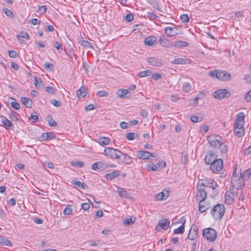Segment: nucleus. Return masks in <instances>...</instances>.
I'll list each match as a JSON object with an SVG mask.
<instances>
[{
	"label": "nucleus",
	"instance_id": "nucleus-1",
	"mask_svg": "<svg viewBox=\"0 0 251 251\" xmlns=\"http://www.w3.org/2000/svg\"><path fill=\"white\" fill-rule=\"evenodd\" d=\"M250 175V169H247L242 174L241 169L237 170L236 166L234 167V171L230 178L232 186L236 189H241L245 186V181L249 178Z\"/></svg>",
	"mask_w": 251,
	"mask_h": 251
},
{
	"label": "nucleus",
	"instance_id": "nucleus-2",
	"mask_svg": "<svg viewBox=\"0 0 251 251\" xmlns=\"http://www.w3.org/2000/svg\"><path fill=\"white\" fill-rule=\"evenodd\" d=\"M225 208L223 204L219 203L215 205L211 210V214L215 220H220L224 215Z\"/></svg>",
	"mask_w": 251,
	"mask_h": 251
},
{
	"label": "nucleus",
	"instance_id": "nucleus-3",
	"mask_svg": "<svg viewBox=\"0 0 251 251\" xmlns=\"http://www.w3.org/2000/svg\"><path fill=\"white\" fill-rule=\"evenodd\" d=\"M104 154L107 157L115 160H121L122 152L112 148H106L104 150Z\"/></svg>",
	"mask_w": 251,
	"mask_h": 251
},
{
	"label": "nucleus",
	"instance_id": "nucleus-4",
	"mask_svg": "<svg viewBox=\"0 0 251 251\" xmlns=\"http://www.w3.org/2000/svg\"><path fill=\"white\" fill-rule=\"evenodd\" d=\"M202 236L209 242H213L217 238V232L212 228H206L202 231Z\"/></svg>",
	"mask_w": 251,
	"mask_h": 251
},
{
	"label": "nucleus",
	"instance_id": "nucleus-5",
	"mask_svg": "<svg viewBox=\"0 0 251 251\" xmlns=\"http://www.w3.org/2000/svg\"><path fill=\"white\" fill-rule=\"evenodd\" d=\"M207 141L210 145L215 148H219L223 143V140L221 136L212 134L207 137Z\"/></svg>",
	"mask_w": 251,
	"mask_h": 251
},
{
	"label": "nucleus",
	"instance_id": "nucleus-6",
	"mask_svg": "<svg viewBox=\"0 0 251 251\" xmlns=\"http://www.w3.org/2000/svg\"><path fill=\"white\" fill-rule=\"evenodd\" d=\"M223 168V161L221 158L216 159L210 165V170L213 173L221 172Z\"/></svg>",
	"mask_w": 251,
	"mask_h": 251
},
{
	"label": "nucleus",
	"instance_id": "nucleus-7",
	"mask_svg": "<svg viewBox=\"0 0 251 251\" xmlns=\"http://www.w3.org/2000/svg\"><path fill=\"white\" fill-rule=\"evenodd\" d=\"M213 95L215 98L221 100L229 97L230 93L226 89H219L215 91Z\"/></svg>",
	"mask_w": 251,
	"mask_h": 251
},
{
	"label": "nucleus",
	"instance_id": "nucleus-8",
	"mask_svg": "<svg viewBox=\"0 0 251 251\" xmlns=\"http://www.w3.org/2000/svg\"><path fill=\"white\" fill-rule=\"evenodd\" d=\"M165 33L168 37H172L181 34V32L178 31L176 26H167L164 29Z\"/></svg>",
	"mask_w": 251,
	"mask_h": 251
},
{
	"label": "nucleus",
	"instance_id": "nucleus-9",
	"mask_svg": "<svg viewBox=\"0 0 251 251\" xmlns=\"http://www.w3.org/2000/svg\"><path fill=\"white\" fill-rule=\"evenodd\" d=\"M201 185H202V187L204 188L210 187L213 190H215L218 186L217 183L213 179L211 178H205L203 179Z\"/></svg>",
	"mask_w": 251,
	"mask_h": 251
},
{
	"label": "nucleus",
	"instance_id": "nucleus-10",
	"mask_svg": "<svg viewBox=\"0 0 251 251\" xmlns=\"http://www.w3.org/2000/svg\"><path fill=\"white\" fill-rule=\"evenodd\" d=\"M235 196V192L227 191L225 194V202L226 204H231L233 203Z\"/></svg>",
	"mask_w": 251,
	"mask_h": 251
},
{
	"label": "nucleus",
	"instance_id": "nucleus-11",
	"mask_svg": "<svg viewBox=\"0 0 251 251\" xmlns=\"http://www.w3.org/2000/svg\"><path fill=\"white\" fill-rule=\"evenodd\" d=\"M215 77L222 81H228L230 79V75L226 71H219L216 72Z\"/></svg>",
	"mask_w": 251,
	"mask_h": 251
},
{
	"label": "nucleus",
	"instance_id": "nucleus-12",
	"mask_svg": "<svg viewBox=\"0 0 251 251\" xmlns=\"http://www.w3.org/2000/svg\"><path fill=\"white\" fill-rule=\"evenodd\" d=\"M197 188L198 191L197 197L201 199L200 201H204L207 197L206 190L199 183L197 185Z\"/></svg>",
	"mask_w": 251,
	"mask_h": 251
},
{
	"label": "nucleus",
	"instance_id": "nucleus-13",
	"mask_svg": "<svg viewBox=\"0 0 251 251\" xmlns=\"http://www.w3.org/2000/svg\"><path fill=\"white\" fill-rule=\"evenodd\" d=\"M137 156L140 159H147L150 157H155L154 153H151L149 151L140 150L137 151Z\"/></svg>",
	"mask_w": 251,
	"mask_h": 251
},
{
	"label": "nucleus",
	"instance_id": "nucleus-14",
	"mask_svg": "<svg viewBox=\"0 0 251 251\" xmlns=\"http://www.w3.org/2000/svg\"><path fill=\"white\" fill-rule=\"evenodd\" d=\"M216 159L215 153L209 151L206 153L204 161L206 164L211 165Z\"/></svg>",
	"mask_w": 251,
	"mask_h": 251
},
{
	"label": "nucleus",
	"instance_id": "nucleus-15",
	"mask_svg": "<svg viewBox=\"0 0 251 251\" xmlns=\"http://www.w3.org/2000/svg\"><path fill=\"white\" fill-rule=\"evenodd\" d=\"M1 122L4 127L6 129L13 130L14 129V126L12 122L7 119L5 117L2 116Z\"/></svg>",
	"mask_w": 251,
	"mask_h": 251
},
{
	"label": "nucleus",
	"instance_id": "nucleus-16",
	"mask_svg": "<svg viewBox=\"0 0 251 251\" xmlns=\"http://www.w3.org/2000/svg\"><path fill=\"white\" fill-rule=\"evenodd\" d=\"M198 232L199 229L197 227L192 226L189 230L187 238L191 240H194L197 237Z\"/></svg>",
	"mask_w": 251,
	"mask_h": 251
},
{
	"label": "nucleus",
	"instance_id": "nucleus-17",
	"mask_svg": "<svg viewBox=\"0 0 251 251\" xmlns=\"http://www.w3.org/2000/svg\"><path fill=\"white\" fill-rule=\"evenodd\" d=\"M159 42L162 47L165 48H170L173 46L172 43L165 36L160 37Z\"/></svg>",
	"mask_w": 251,
	"mask_h": 251
},
{
	"label": "nucleus",
	"instance_id": "nucleus-18",
	"mask_svg": "<svg viewBox=\"0 0 251 251\" xmlns=\"http://www.w3.org/2000/svg\"><path fill=\"white\" fill-rule=\"evenodd\" d=\"M87 88L82 86L77 90L76 94L78 99H81L85 97L87 95Z\"/></svg>",
	"mask_w": 251,
	"mask_h": 251
},
{
	"label": "nucleus",
	"instance_id": "nucleus-19",
	"mask_svg": "<svg viewBox=\"0 0 251 251\" xmlns=\"http://www.w3.org/2000/svg\"><path fill=\"white\" fill-rule=\"evenodd\" d=\"M157 42V38L155 36H151L146 37L144 40V43L148 46H152L155 43Z\"/></svg>",
	"mask_w": 251,
	"mask_h": 251
},
{
	"label": "nucleus",
	"instance_id": "nucleus-20",
	"mask_svg": "<svg viewBox=\"0 0 251 251\" xmlns=\"http://www.w3.org/2000/svg\"><path fill=\"white\" fill-rule=\"evenodd\" d=\"M120 175V171L115 170L112 172L106 174L105 175V177L107 179L112 180Z\"/></svg>",
	"mask_w": 251,
	"mask_h": 251
},
{
	"label": "nucleus",
	"instance_id": "nucleus-21",
	"mask_svg": "<svg viewBox=\"0 0 251 251\" xmlns=\"http://www.w3.org/2000/svg\"><path fill=\"white\" fill-rule=\"evenodd\" d=\"M21 102L27 108H31L33 104L32 100L30 98L26 97H22L21 99Z\"/></svg>",
	"mask_w": 251,
	"mask_h": 251
},
{
	"label": "nucleus",
	"instance_id": "nucleus-22",
	"mask_svg": "<svg viewBox=\"0 0 251 251\" xmlns=\"http://www.w3.org/2000/svg\"><path fill=\"white\" fill-rule=\"evenodd\" d=\"M41 138L43 141L49 140L54 139L55 138V135L52 132H45L42 134Z\"/></svg>",
	"mask_w": 251,
	"mask_h": 251
},
{
	"label": "nucleus",
	"instance_id": "nucleus-23",
	"mask_svg": "<svg viewBox=\"0 0 251 251\" xmlns=\"http://www.w3.org/2000/svg\"><path fill=\"white\" fill-rule=\"evenodd\" d=\"M169 226L170 222L168 219L160 220L158 224V226L164 230L167 229L169 227Z\"/></svg>",
	"mask_w": 251,
	"mask_h": 251
},
{
	"label": "nucleus",
	"instance_id": "nucleus-24",
	"mask_svg": "<svg viewBox=\"0 0 251 251\" xmlns=\"http://www.w3.org/2000/svg\"><path fill=\"white\" fill-rule=\"evenodd\" d=\"M17 39L20 41L21 43L24 42V39H25L26 40H29L30 38V36L28 34L27 32H22L19 34L17 35Z\"/></svg>",
	"mask_w": 251,
	"mask_h": 251
},
{
	"label": "nucleus",
	"instance_id": "nucleus-25",
	"mask_svg": "<svg viewBox=\"0 0 251 251\" xmlns=\"http://www.w3.org/2000/svg\"><path fill=\"white\" fill-rule=\"evenodd\" d=\"M121 160L127 164H130L132 162V158L128 154L123 152Z\"/></svg>",
	"mask_w": 251,
	"mask_h": 251
},
{
	"label": "nucleus",
	"instance_id": "nucleus-26",
	"mask_svg": "<svg viewBox=\"0 0 251 251\" xmlns=\"http://www.w3.org/2000/svg\"><path fill=\"white\" fill-rule=\"evenodd\" d=\"M118 192L119 196L122 198H129L130 197L129 193L125 189L118 188Z\"/></svg>",
	"mask_w": 251,
	"mask_h": 251
},
{
	"label": "nucleus",
	"instance_id": "nucleus-27",
	"mask_svg": "<svg viewBox=\"0 0 251 251\" xmlns=\"http://www.w3.org/2000/svg\"><path fill=\"white\" fill-rule=\"evenodd\" d=\"M98 143L103 146L108 145L110 142V138L105 137H100L98 139Z\"/></svg>",
	"mask_w": 251,
	"mask_h": 251
},
{
	"label": "nucleus",
	"instance_id": "nucleus-28",
	"mask_svg": "<svg viewBox=\"0 0 251 251\" xmlns=\"http://www.w3.org/2000/svg\"><path fill=\"white\" fill-rule=\"evenodd\" d=\"M104 168V163L98 162L94 163L92 166V169L94 170H100Z\"/></svg>",
	"mask_w": 251,
	"mask_h": 251
},
{
	"label": "nucleus",
	"instance_id": "nucleus-29",
	"mask_svg": "<svg viewBox=\"0 0 251 251\" xmlns=\"http://www.w3.org/2000/svg\"><path fill=\"white\" fill-rule=\"evenodd\" d=\"M189 44V43L182 41H176L174 43L175 47L178 49H180L182 47H188Z\"/></svg>",
	"mask_w": 251,
	"mask_h": 251
},
{
	"label": "nucleus",
	"instance_id": "nucleus-30",
	"mask_svg": "<svg viewBox=\"0 0 251 251\" xmlns=\"http://www.w3.org/2000/svg\"><path fill=\"white\" fill-rule=\"evenodd\" d=\"M185 222H186V221L184 220L182 225L179 227L175 229L174 230V233L176 234H183L184 232Z\"/></svg>",
	"mask_w": 251,
	"mask_h": 251
},
{
	"label": "nucleus",
	"instance_id": "nucleus-31",
	"mask_svg": "<svg viewBox=\"0 0 251 251\" xmlns=\"http://www.w3.org/2000/svg\"><path fill=\"white\" fill-rule=\"evenodd\" d=\"M35 86L37 89H42L44 87V83L42 81L41 79L35 77Z\"/></svg>",
	"mask_w": 251,
	"mask_h": 251
},
{
	"label": "nucleus",
	"instance_id": "nucleus-32",
	"mask_svg": "<svg viewBox=\"0 0 251 251\" xmlns=\"http://www.w3.org/2000/svg\"><path fill=\"white\" fill-rule=\"evenodd\" d=\"M8 115H9V118L11 120L15 121H17L19 120V118H18L19 114L15 111L10 109Z\"/></svg>",
	"mask_w": 251,
	"mask_h": 251
},
{
	"label": "nucleus",
	"instance_id": "nucleus-33",
	"mask_svg": "<svg viewBox=\"0 0 251 251\" xmlns=\"http://www.w3.org/2000/svg\"><path fill=\"white\" fill-rule=\"evenodd\" d=\"M148 62L151 65L154 66H159L160 64V62L159 60L155 57H150L148 58Z\"/></svg>",
	"mask_w": 251,
	"mask_h": 251
},
{
	"label": "nucleus",
	"instance_id": "nucleus-34",
	"mask_svg": "<svg viewBox=\"0 0 251 251\" xmlns=\"http://www.w3.org/2000/svg\"><path fill=\"white\" fill-rule=\"evenodd\" d=\"M0 245L12 246V243L10 240L7 239L5 237L0 236Z\"/></svg>",
	"mask_w": 251,
	"mask_h": 251
},
{
	"label": "nucleus",
	"instance_id": "nucleus-35",
	"mask_svg": "<svg viewBox=\"0 0 251 251\" xmlns=\"http://www.w3.org/2000/svg\"><path fill=\"white\" fill-rule=\"evenodd\" d=\"M128 90L126 89H118L117 92V95L119 98H126V95L128 93Z\"/></svg>",
	"mask_w": 251,
	"mask_h": 251
},
{
	"label": "nucleus",
	"instance_id": "nucleus-36",
	"mask_svg": "<svg viewBox=\"0 0 251 251\" xmlns=\"http://www.w3.org/2000/svg\"><path fill=\"white\" fill-rule=\"evenodd\" d=\"M72 183L78 186L80 188L83 190L87 188V185L85 183L81 182L78 180H73L72 181Z\"/></svg>",
	"mask_w": 251,
	"mask_h": 251
},
{
	"label": "nucleus",
	"instance_id": "nucleus-37",
	"mask_svg": "<svg viewBox=\"0 0 251 251\" xmlns=\"http://www.w3.org/2000/svg\"><path fill=\"white\" fill-rule=\"evenodd\" d=\"M79 43L84 48H86L87 49H93V46L92 45V43L88 42V41L81 40L79 41Z\"/></svg>",
	"mask_w": 251,
	"mask_h": 251
},
{
	"label": "nucleus",
	"instance_id": "nucleus-38",
	"mask_svg": "<svg viewBox=\"0 0 251 251\" xmlns=\"http://www.w3.org/2000/svg\"><path fill=\"white\" fill-rule=\"evenodd\" d=\"M204 201H200L199 204V211L201 213H203L208 208V206L207 205H205Z\"/></svg>",
	"mask_w": 251,
	"mask_h": 251
},
{
	"label": "nucleus",
	"instance_id": "nucleus-39",
	"mask_svg": "<svg viewBox=\"0 0 251 251\" xmlns=\"http://www.w3.org/2000/svg\"><path fill=\"white\" fill-rule=\"evenodd\" d=\"M245 114L243 112H240L236 117V121L237 123H240L242 124L244 123Z\"/></svg>",
	"mask_w": 251,
	"mask_h": 251
},
{
	"label": "nucleus",
	"instance_id": "nucleus-40",
	"mask_svg": "<svg viewBox=\"0 0 251 251\" xmlns=\"http://www.w3.org/2000/svg\"><path fill=\"white\" fill-rule=\"evenodd\" d=\"M235 134L238 137H241L243 135L244 129L243 128L234 127L233 128Z\"/></svg>",
	"mask_w": 251,
	"mask_h": 251
},
{
	"label": "nucleus",
	"instance_id": "nucleus-41",
	"mask_svg": "<svg viewBox=\"0 0 251 251\" xmlns=\"http://www.w3.org/2000/svg\"><path fill=\"white\" fill-rule=\"evenodd\" d=\"M220 152L222 155H225L227 151H228V148L227 145L224 144L223 143L221 144V145H220Z\"/></svg>",
	"mask_w": 251,
	"mask_h": 251
},
{
	"label": "nucleus",
	"instance_id": "nucleus-42",
	"mask_svg": "<svg viewBox=\"0 0 251 251\" xmlns=\"http://www.w3.org/2000/svg\"><path fill=\"white\" fill-rule=\"evenodd\" d=\"M53 47L55 48L59 53H61L62 50V44L58 42L55 41L52 45Z\"/></svg>",
	"mask_w": 251,
	"mask_h": 251
},
{
	"label": "nucleus",
	"instance_id": "nucleus-43",
	"mask_svg": "<svg viewBox=\"0 0 251 251\" xmlns=\"http://www.w3.org/2000/svg\"><path fill=\"white\" fill-rule=\"evenodd\" d=\"M185 63L186 60L181 58H176L172 62L174 64H184Z\"/></svg>",
	"mask_w": 251,
	"mask_h": 251
},
{
	"label": "nucleus",
	"instance_id": "nucleus-44",
	"mask_svg": "<svg viewBox=\"0 0 251 251\" xmlns=\"http://www.w3.org/2000/svg\"><path fill=\"white\" fill-rule=\"evenodd\" d=\"M138 134L134 132H130L126 135V138L128 140H133L136 137H137Z\"/></svg>",
	"mask_w": 251,
	"mask_h": 251
},
{
	"label": "nucleus",
	"instance_id": "nucleus-45",
	"mask_svg": "<svg viewBox=\"0 0 251 251\" xmlns=\"http://www.w3.org/2000/svg\"><path fill=\"white\" fill-rule=\"evenodd\" d=\"M72 212H73V209L72 208V206L68 205L64 209L63 213H64V214H65L66 215H70L72 213Z\"/></svg>",
	"mask_w": 251,
	"mask_h": 251
},
{
	"label": "nucleus",
	"instance_id": "nucleus-46",
	"mask_svg": "<svg viewBox=\"0 0 251 251\" xmlns=\"http://www.w3.org/2000/svg\"><path fill=\"white\" fill-rule=\"evenodd\" d=\"M151 72L149 70L140 72L138 73L137 76L139 77H144L148 76L150 75Z\"/></svg>",
	"mask_w": 251,
	"mask_h": 251
},
{
	"label": "nucleus",
	"instance_id": "nucleus-47",
	"mask_svg": "<svg viewBox=\"0 0 251 251\" xmlns=\"http://www.w3.org/2000/svg\"><path fill=\"white\" fill-rule=\"evenodd\" d=\"M190 119L193 123H196L201 121L202 118L201 117L193 115L191 116Z\"/></svg>",
	"mask_w": 251,
	"mask_h": 251
},
{
	"label": "nucleus",
	"instance_id": "nucleus-48",
	"mask_svg": "<svg viewBox=\"0 0 251 251\" xmlns=\"http://www.w3.org/2000/svg\"><path fill=\"white\" fill-rule=\"evenodd\" d=\"M71 164L74 166L80 168L84 166V163L80 161H73L71 162Z\"/></svg>",
	"mask_w": 251,
	"mask_h": 251
},
{
	"label": "nucleus",
	"instance_id": "nucleus-49",
	"mask_svg": "<svg viewBox=\"0 0 251 251\" xmlns=\"http://www.w3.org/2000/svg\"><path fill=\"white\" fill-rule=\"evenodd\" d=\"M2 11L7 16L10 18H13L14 17L13 12L8 8H3Z\"/></svg>",
	"mask_w": 251,
	"mask_h": 251
},
{
	"label": "nucleus",
	"instance_id": "nucleus-50",
	"mask_svg": "<svg viewBox=\"0 0 251 251\" xmlns=\"http://www.w3.org/2000/svg\"><path fill=\"white\" fill-rule=\"evenodd\" d=\"M180 18L181 22L183 23H188L189 21V17L187 14H182L180 16Z\"/></svg>",
	"mask_w": 251,
	"mask_h": 251
},
{
	"label": "nucleus",
	"instance_id": "nucleus-51",
	"mask_svg": "<svg viewBox=\"0 0 251 251\" xmlns=\"http://www.w3.org/2000/svg\"><path fill=\"white\" fill-rule=\"evenodd\" d=\"M191 90V86L189 83H185L183 85V90L185 92H189Z\"/></svg>",
	"mask_w": 251,
	"mask_h": 251
},
{
	"label": "nucleus",
	"instance_id": "nucleus-52",
	"mask_svg": "<svg viewBox=\"0 0 251 251\" xmlns=\"http://www.w3.org/2000/svg\"><path fill=\"white\" fill-rule=\"evenodd\" d=\"M44 67L45 69L47 70H52L54 68L53 64L48 62L44 63Z\"/></svg>",
	"mask_w": 251,
	"mask_h": 251
},
{
	"label": "nucleus",
	"instance_id": "nucleus-53",
	"mask_svg": "<svg viewBox=\"0 0 251 251\" xmlns=\"http://www.w3.org/2000/svg\"><path fill=\"white\" fill-rule=\"evenodd\" d=\"M47 92L51 94H54L56 93V89L51 86H48L46 88Z\"/></svg>",
	"mask_w": 251,
	"mask_h": 251
},
{
	"label": "nucleus",
	"instance_id": "nucleus-54",
	"mask_svg": "<svg viewBox=\"0 0 251 251\" xmlns=\"http://www.w3.org/2000/svg\"><path fill=\"white\" fill-rule=\"evenodd\" d=\"M11 107L15 110H19L20 108V104L16 101L11 102Z\"/></svg>",
	"mask_w": 251,
	"mask_h": 251
},
{
	"label": "nucleus",
	"instance_id": "nucleus-55",
	"mask_svg": "<svg viewBox=\"0 0 251 251\" xmlns=\"http://www.w3.org/2000/svg\"><path fill=\"white\" fill-rule=\"evenodd\" d=\"M8 55L11 58H16L19 55L18 53L15 50H9Z\"/></svg>",
	"mask_w": 251,
	"mask_h": 251
},
{
	"label": "nucleus",
	"instance_id": "nucleus-56",
	"mask_svg": "<svg viewBox=\"0 0 251 251\" xmlns=\"http://www.w3.org/2000/svg\"><path fill=\"white\" fill-rule=\"evenodd\" d=\"M156 198L159 201L165 200V194L163 192L158 193L156 196Z\"/></svg>",
	"mask_w": 251,
	"mask_h": 251
},
{
	"label": "nucleus",
	"instance_id": "nucleus-57",
	"mask_svg": "<svg viewBox=\"0 0 251 251\" xmlns=\"http://www.w3.org/2000/svg\"><path fill=\"white\" fill-rule=\"evenodd\" d=\"M97 95L100 97H105L108 96V93L104 91H99L97 92Z\"/></svg>",
	"mask_w": 251,
	"mask_h": 251
},
{
	"label": "nucleus",
	"instance_id": "nucleus-58",
	"mask_svg": "<svg viewBox=\"0 0 251 251\" xmlns=\"http://www.w3.org/2000/svg\"><path fill=\"white\" fill-rule=\"evenodd\" d=\"M134 221H132L131 218H126L124 221V224L125 225H130L133 224Z\"/></svg>",
	"mask_w": 251,
	"mask_h": 251
},
{
	"label": "nucleus",
	"instance_id": "nucleus-59",
	"mask_svg": "<svg viewBox=\"0 0 251 251\" xmlns=\"http://www.w3.org/2000/svg\"><path fill=\"white\" fill-rule=\"evenodd\" d=\"M162 77L161 75L160 74H153L151 75V78L155 80H157Z\"/></svg>",
	"mask_w": 251,
	"mask_h": 251
},
{
	"label": "nucleus",
	"instance_id": "nucleus-60",
	"mask_svg": "<svg viewBox=\"0 0 251 251\" xmlns=\"http://www.w3.org/2000/svg\"><path fill=\"white\" fill-rule=\"evenodd\" d=\"M134 15L132 13L128 14L126 15L125 19L127 22H131L133 20Z\"/></svg>",
	"mask_w": 251,
	"mask_h": 251
},
{
	"label": "nucleus",
	"instance_id": "nucleus-61",
	"mask_svg": "<svg viewBox=\"0 0 251 251\" xmlns=\"http://www.w3.org/2000/svg\"><path fill=\"white\" fill-rule=\"evenodd\" d=\"M180 98L176 95H172L170 97V100L173 102H176Z\"/></svg>",
	"mask_w": 251,
	"mask_h": 251
},
{
	"label": "nucleus",
	"instance_id": "nucleus-62",
	"mask_svg": "<svg viewBox=\"0 0 251 251\" xmlns=\"http://www.w3.org/2000/svg\"><path fill=\"white\" fill-rule=\"evenodd\" d=\"M29 22L33 25H39L41 23V21L36 18L30 19Z\"/></svg>",
	"mask_w": 251,
	"mask_h": 251
},
{
	"label": "nucleus",
	"instance_id": "nucleus-63",
	"mask_svg": "<svg viewBox=\"0 0 251 251\" xmlns=\"http://www.w3.org/2000/svg\"><path fill=\"white\" fill-rule=\"evenodd\" d=\"M51 103L55 107H60L61 105V103L58 100H53L51 101Z\"/></svg>",
	"mask_w": 251,
	"mask_h": 251
},
{
	"label": "nucleus",
	"instance_id": "nucleus-64",
	"mask_svg": "<svg viewBox=\"0 0 251 251\" xmlns=\"http://www.w3.org/2000/svg\"><path fill=\"white\" fill-rule=\"evenodd\" d=\"M81 206V208L84 210H87L90 208L89 204L86 202L82 203Z\"/></svg>",
	"mask_w": 251,
	"mask_h": 251
}]
</instances>
